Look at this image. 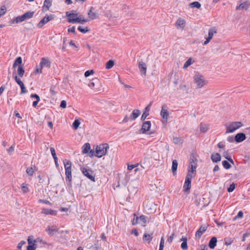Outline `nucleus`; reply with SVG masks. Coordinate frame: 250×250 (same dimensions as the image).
Returning a JSON list of instances; mask_svg holds the SVG:
<instances>
[{
  "label": "nucleus",
  "mask_w": 250,
  "mask_h": 250,
  "mask_svg": "<svg viewBox=\"0 0 250 250\" xmlns=\"http://www.w3.org/2000/svg\"><path fill=\"white\" fill-rule=\"evenodd\" d=\"M197 159L193 155L190 157L189 164L188 166V169L187 175L195 177L197 168Z\"/></svg>",
  "instance_id": "f257e3e1"
},
{
  "label": "nucleus",
  "mask_w": 250,
  "mask_h": 250,
  "mask_svg": "<svg viewBox=\"0 0 250 250\" xmlns=\"http://www.w3.org/2000/svg\"><path fill=\"white\" fill-rule=\"evenodd\" d=\"M242 125L243 124L241 122H229L225 125L226 128V133H232Z\"/></svg>",
  "instance_id": "f03ea898"
},
{
  "label": "nucleus",
  "mask_w": 250,
  "mask_h": 250,
  "mask_svg": "<svg viewBox=\"0 0 250 250\" xmlns=\"http://www.w3.org/2000/svg\"><path fill=\"white\" fill-rule=\"evenodd\" d=\"M193 80L195 83L196 84L197 88H201L204 85H206L208 83L206 81L200 73L196 72L193 76Z\"/></svg>",
  "instance_id": "7ed1b4c3"
},
{
  "label": "nucleus",
  "mask_w": 250,
  "mask_h": 250,
  "mask_svg": "<svg viewBox=\"0 0 250 250\" xmlns=\"http://www.w3.org/2000/svg\"><path fill=\"white\" fill-rule=\"evenodd\" d=\"M107 148H109L107 144H102L98 146L96 148L95 156L101 158L105 155Z\"/></svg>",
  "instance_id": "20e7f679"
},
{
  "label": "nucleus",
  "mask_w": 250,
  "mask_h": 250,
  "mask_svg": "<svg viewBox=\"0 0 250 250\" xmlns=\"http://www.w3.org/2000/svg\"><path fill=\"white\" fill-rule=\"evenodd\" d=\"M64 163V168L65 170V175L66 177V179H68V181L70 183V185L71 184V182L72 181V175H71V166L72 163L69 160H65Z\"/></svg>",
  "instance_id": "39448f33"
},
{
  "label": "nucleus",
  "mask_w": 250,
  "mask_h": 250,
  "mask_svg": "<svg viewBox=\"0 0 250 250\" xmlns=\"http://www.w3.org/2000/svg\"><path fill=\"white\" fill-rule=\"evenodd\" d=\"M81 170L83 174L93 182L95 181V176L94 172L90 169L85 167H81Z\"/></svg>",
  "instance_id": "423d86ee"
},
{
  "label": "nucleus",
  "mask_w": 250,
  "mask_h": 250,
  "mask_svg": "<svg viewBox=\"0 0 250 250\" xmlns=\"http://www.w3.org/2000/svg\"><path fill=\"white\" fill-rule=\"evenodd\" d=\"M193 178H194V177H192V176L187 175L186 177L185 182L184 184L183 188H184V191L185 192H188L189 191V189L191 188V180Z\"/></svg>",
  "instance_id": "0eeeda50"
},
{
  "label": "nucleus",
  "mask_w": 250,
  "mask_h": 250,
  "mask_svg": "<svg viewBox=\"0 0 250 250\" xmlns=\"http://www.w3.org/2000/svg\"><path fill=\"white\" fill-rule=\"evenodd\" d=\"M217 32V28L215 27H213L209 29L208 37L206 38V40L204 42L203 44H207L210 40L212 39L214 35Z\"/></svg>",
  "instance_id": "6e6552de"
},
{
  "label": "nucleus",
  "mask_w": 250,
  "mask_h": 250,
  "mask_svg": "<svg viewBox=\"0 0 250 250\" xmlns=\"http://www.w3.org/2000/svg\"><path fill=\"white\" fill-rule=\"evenodd\" d=\"M54 19V16L53 15H50L49 16H47L44 17L37 24V26L38 28H41L43 26L49 21H51Z\"/></svg>",
  "instance_id": "1a4fd4ad"
},
{
  "label": "nucleus",
  "mask_w": 250,
  "mask_h": 250,
  "mask_svg": "<svg viewBox=\"0 0 250 250\" xmlns=\"http://www.w3.org/2000/svg\"><path fill=\"white\" fill-rule=\"evenodd\" d=\"M151 123L149 121H145L143 123L142 128L140 130V131L143 134H146L147 132L149 131L150 127H151Z\"/></svg>",
  "instance_id": "9d476101"
},
{
  "label": "nucleus",
  "mask_w": 250,
  "mask_h": 250,
  "mask_svg": "<svg viewBox=\"0 0 250 250\" xmlns=\"http://www.w3.org/2000/svg\"><path fill=\"white\" fill-rule=\"evenodd\" d=\"M66 16L68 18V22L72 23L71 20L73 19H77L78 16V14L76 11L72 10L71 12L67 11L65 13Z\"/></svg>",
  "instance_id": "9b49d317"
},
{
  "label": "nucleus",
  "mask_w": 250,
  "mask_h": 250,
  "mask_svg": "<svg viewBox=\"0 0 250 250\" xmlns=\"http://www.w3.org/2000/svg\"><path fill=\"white\" fill-rule=\"evenodd\" d=\"M147 223L146 217L144 215H142L140 217L136 216L135 223H133V225L138 224H142L143 226H145Z\"/></svg>",
  "instance_id": "f8f14e48"
},
{
  "label": "nucleus",
  "mask_w": 250,
  "mask_h": 250,
  "mask_svg": "<svg viewBox=\"0 0 250 250\" xmlns=\"http://www.w3.org/2000/svg\"><path fill=\"white\" fill-rule=\"evenodd\" d=\"M46 231L47 232L48 234L50 236L54 235L56 233L58 232V229L57 228L56 226H48L46 229Z\"/></svg>",
  "instance_id": "ddd939ff"
},
{
  "label": "nucleus",
  "mask_w": 250,
  "mask_h": 250,
  "mask_svg": "<svg viewBox=\"0 0 250 250\" xmlns=\"http://www.w3.org/2000/svg\"><path fill=\"white\" fill-rule=\"evenodd\" d=\"M138 67L142 75L145 76L146 72V65L143 61L139 62Z\"/></svg>",
  "instance_id": "4468645a"
},
{
  "label": "nucleus",
  "mask_w": 250,
  "mask_h": 250,
  "mask_svg": "<svg viewBox=\"0 0 250 250\" xmlns=\"http://www.w3.org/2000/svg\"><path fill=\"white\" fill-rule=\"evenodd\" d=\"M14 79L15 80V81L16 83L20 85L21 88V94H25L27 92V90L26 89V88L24 86V85L23 83V82L21 80L20 78H18L17 76H15L14 77Z\"/></svg>",
  "instance_id": "2eb2a0df"
},
{
  "label": "nucleus",
  "mask_w": 250,
  "mask_h": 250,
  "mask_svg": "<svg viewBox=\"0 0 250 250\" xmlns=\"http://www.w3.org/2000/svg\"><path fill=\"white\" fill-rule=\"evenodd\" d=\"M208 227V225H204L201 226L196 232V237L198 238H200L203 235V233L206 231Z\"/></svg>",
  "instance_id": "dca6fc26"
},
{
  "label": "nucleus",
  "mask_w": 250,
  "mask_h": 250,
  "mask_svg": "<svg viewBox=\"0 0 250 250\" xmlns=\"http://www.w3.org/2000/svg\"><path fill=\"white\" fill-rule=\"evenodd\" d=\"M160 115L164 119H166V121H167L169 113L167 111V105L164 104L162 106Z\"/></svg>",
  "instance_id": "f3484780"
},
{
  "label": "nucleus",
  "mask_w": 250,
  "mask_h": 250,
  "mask_svg": "<svg viewBox=\"0 0 250 250\" xmlns=\"http://www.w3.org/2000/svg\"><path fill=\"white\" fill-rule=\"evenodd\" d=\"M185 20L181 18H179L175 23V26L177 29L183 30L185 27Z\"/></svg>",
  "instance_id": "a211bd4d"
},
{
  "label": "nucleus",
  "mask_w": 250,
  "mask_h": 250,
  "mask_svg": "<svg viewBox=\"0 0 250 250\" xmlns=\"http://www.w3.org/2000/svg\"><path fill=\"white\" fill-rule=\"evenodd\" d=\"M151 105V103H150L144 109L143 113L141 116V120L144 121L146 117L149 115L150 108Z\"/></svg>",
  "instance_id": "6ab92c4d"
},
{
  "label": "nucleus",
  "mask_w": 250,
  "mask_h": 250,
  "mask_svg": "<svg viewBox=\"0 0 250 250\" xmlns=\"http://www.w3.org/2000/svg\"><path fill=\"white\" fill-rule=\"evenodd\" d=\"M41 213L45 215L55 216L57 215V211L51 209L42 208Z\"/></svg>",
  "instance_id": "aec40b11"
},
{
  "label": "nucleus",
  "mask_w": 250,
  "mask_h": 250,
  "mask_svg": "<svg viewBox=\"0 0 250 250\" xmlns=\"http://www.w3.org/2000/svg\"><path fill=\"white\" fill-rule=\"evenodd\" d=\"M246 138V135L243 133H239L237 134L235 137V141L237 143H240L245 140Z\"/></svg>",
  "instance_id": "412c9836"
},
{
  "label": "nucleus",
  "mask_w": 250,
  "mask_h": 250,
  "mask_svg": "<svg viewBox=\"0 0 250 250\" xmlns=\"http://www.w3.org/2000/svg\"><path fill=\"white\" fill-rule=\"evenodd\" d=\"M94 11V8L93 7H91L87 13L89 18L92 20L96 19L98 18V16Z\"/></svg>",
  "instance_id": "4be33fe9"
},
{
  "label": "nucleus",
  "mask_w": 250,
  "mask_h": 250,
  "mask_svg": "<svg viewBox=\"0 0 250 250\" xmlns=\"http://www.w3.org/2000/svg\"><path fill=\"white\" fill-rule=\"evenodd\" d=\"M250 6V2L248 1L244 2L240 4L238 6H237L236 10H247Z\"/></svg>",
  "instance_id": "5701e85b"
},
{
  "label": "nucleus",
  "mask_w": 250,
  "mask_h": 250,
  "mask_svg": "<svg viewBox=\"0 0 250 250\" xmlns=\"http://www.w3.org/2000/svg\"><path fill=\"white\" fill-rule=\"evenodd\" d=\"M88 21H89L87 19H85L84 18L82 17L81 16H80L78 17L77 19H73L71 21L72 22V23H83V22H86Z\"/></svg>",
  "instance_id": "b1692460"
},
{
  "label": "nucleus",
  "mask_w": 250,
  "mask_h": 250,
  "mask_svg": "<svg viewBox=\"0 0 250 250\" xmlns=\"http://www.w3.org/2000/svg\"><path fill=\"white\" fill-rule=\"evenodd\" d=\"M141 112L139 109H134L130 116L129 119L131 121H134L139 116Z\"/></svg>",
  "instance_id": "393cba45"
},
{
  "label": "nucleus",
  "mask_w": 250,
  "mask_h": 250,
  "mask_svg": "<svg viewBox=\"0 0 250 250\" xmlns=\"http://www.w3.org/2000/svg\"><path fill=\"white\" fill-rule=\"evenodd\" d=\"M153 238V233L150 234H147L145 233L143 237V240L144 241H147L148 243H149L152 240Z\"/></svg>",
  "instance_id": "a878e982"
},
{
  "label": "nucleus",
  "mask_w": 250,
  "mask_h": 250,
  "mask_svg": "<svg viewBox=\"0 0 250 250\" xmlns=\"http://www.w3.org/2000/svg\"><path fill=\"white\" fill-rule=\"evenodd\" d=\"M217 238L215 237H213L209 241L208 246L211 249H213L216 246Z\"/></svg>",
  "instance_id": "bb28decb"
},
{
  "label": "nucleus",
  "mask_w": 250,
  "mask_h": 250,
  "mask_svg": "<svg viewBox=\"0 0 250 250\" xmlns=\"http://www.w3.org/2000/svg\"><path fill=\"white\" fill-rule=\"evenodd\" d=\"M211 159L213 162L217 163L221 160V156L218 153H214L211 155Z\"/></svg>",
  "instance_id": "cd10ccee"
},
{
  "label": "nucleus",
  "mask_w": 250,
  "mask_h": 250,
  "mask_svg": "<svg viewBox=\"0 0 250 250\" xmlns=\"http://www.w3.org/2000/svg\"><path fill=\"white\" fill-rule=\"evenodd\" d=\"M40 65L41 67H42L43 66H45L47 67H50V62L47 59L44 58L42 59L41 62H40Z\"/></svg>",
  "instance_id": "c85d7f7f"
},
{
  "label": "nucleus",
  "mask_w": 250,
  "mask_h": 250,
  "mask_svg": "<svg viewBox=\"0 0 250 250\" xmlns=\"http://www.w3.org/2000/svg\"><path fill=\"white\" fill-rule=\"evenodd\" d=\"M177 167H178L177 161L176 160H173L172 164V171L173 174L174 175H175L176 174V170L177 169Z\"/></svg>",
  "instance_id": "c756f323"
},
{
  "label": "nucleus",
  "mask_w": 250,
  "mask_h": 250,
  "mask_svg": "<svg viewBox=\"0 0 250 250\" xmlns=\"http://www.w3.org/2000/svg\"><path fill=\"white\" fill-rule=\"evenodd\" d=\"M83 154L87 153L90 149V145L89 143H85L82 147Z\"/></svg>",
  "instance_id": "7c9ffc66"
},
{
  "label": "nucleus",
  "mask_w": 250,
  "mask_h": 250,
  "mask_svg": "<svg viewBox=\"0 0 250 250\" xmlns=\"http://www.w3.org/2000/svg\"><path fill=\"white\" fill-rule=\"evenodd\" d=\"M25 21L23 15L20 16L16 18L13 21H11V23H18Z\"/></svg>",
  "instance_id": "2f4dec72"
},
{
  "label": "nucleus",
  "mask_w": 250,
  "mask_h": 250,
  "mask_svg": "<svg viewBox=\"0 0 250 250\" xmlns=\"http://www.w3.org/2000/svg\"><path fill=\"white\" fill-rule=\"evenodd\" d=\"M22 59L21 57H19L16 59L13 65V68H16L18 65H21Z\"/></svg>",
  "instance_id": "473e14b6"
},
{
  "label": "nucleus",
  "mask_w": 250,
  "mask_h": 250,
  "mask_svg": "<svg viewBox=\"0 0 250 250\" xmlns=\"http://www.w3.org/2000/svg\"><path fill=\"white\" fill-rule=\"evenodd\" d=\"M34 14V12L28 11L23 14L25 20L31 19Z\"/></svg>",
  "instance_id": "72a5a7b5"
},
{
  "label": "nucleus",
  "mask_w": 250,
  "mask_h": 250,
  "mask_svg": "<svg viewBox=\"0 0 250 250\" xmlns=\"http://www.w3.org/2000/svg\"><path fill=\"white\" fill-rule=\"evenodd\" d=\"M17 73L18 75L20 77H22L24 73V70L22 65H19L18 70Z\"/></svg>",
  "instance_id": "f704fd0d"
},
{
  "label": "nucleus",
  "mask_w": 250,
  "mask_h": 250,
  "mask_svg": "<svg viewBox=\"0 0 250 250\" xmlns=\"http://www.w3.org/2000/svg\"><path fill=\"white\" fill-rule=\"evenodd\" d=\"M52 5V0H45L43 4V7L46 8V10H48Z\"/></svg>",
  "instance_id": "c9c22d12"
},
{
  "label": "nucleus",
  "mask_w": 250,
  "mask_h": 250,
  "mask_svg": "<svg viewBox=\"0 0 250 250\" xmlns=\"http://www.w3.org/2000/svg\"><path fill=\"white\" fill-rule=\"evenodd\" d=\"M28 246L27 247V250H35L36 249V245L35 243L31 244L29 240H27Z\"/></svg>",
  "instance_id": "e433bc0d"
},
{
  "label": "nucleus",
  "mask_w": 250,
  "mask_h": 250,
  "mask_svg": "<svg viewBox=\"0 0 250 250\" xmlns=\"http://www.w3.org/2000/svg\"><path fill=\"white\" fill-rule=\"evenodd\" d=\"M201 4L198 1H194L189 4L190 7L192 8H200L201 7Z\"/></svg>",
  "instance_id": "4c0bfd02"
},
{
  "label": "nucleus",
  "mask_w": 250,
  "mask_h": 250,
  "mask_svg": "<svg viewBox=\"0 0 250 250\" xmlns=\"http://www.w3.org/2000/svg\"><path fill=\"white\" fill-rule=\"evenodd\" d=\"M21 189L23 193H26L29 191L28 185L24 183L22 184L21 187Z\"/></svg>",
  "instance_id": "58836bf2"
},
{
  "label": "nucleus",
  "mask_w": 250,
  "mask_h": 250,
  "mask_svg": "<svg viewBox=\"0 0 250 250\" xmlns=\"http://www.w3.org/2000/svg\"><path fill=\"white\" fill-rule=\"evenodd\" d=\"M208 129V125L206 124H201L200 125V131L202 132L205 133L207 131Z\"/></svg>",
  "instance_id": "ea45409f"
},
{
  "label": "nucleus",
  "mask_w": 250,
  "mask_h": 250,
  "mask_svg": "<svg viewBox=\"0 0 250 250\" xmlns=\"http://www.w3.org/2000/svg\"><path fill=\"white\" fill-rule=\"evenodd\" d=\"M114 64V61L112 60H109L106 63L105 67L107 69H110L113 66Z\"/></svg>",
  "instance_id": "a19ab883"
},
{
  "label": "nucleus",
  "mask_w": 250,
  "mask_h": 250,
  "mask_svg": "<svg viewBox=\"0 0 250 250\" xmlns=\"http://www.w3.org/2000/svg\"><path fill=\"white\" fill-rule=\"evenodd\" d=\"M78 29L83 33H85L89 31V29L87 26L84 28H83L82 26H79Z\"/></svg>",
  "instance_id": "79ce46f5"
},
{
  "label": "nucleus",
  "mask_w": 250,
  "mask_h": 250,
  "mask_svg": "<svg viewBox=\"0 0 250 250\" xmlns=\"http://www.w3.org/2000/svg\"><path fill=\"white\" fill-rule=\"evenodd\" d=\"M222 165L225 168L228 169L231 167V165L228 162V161L226 160H224L222 162Z\"/></svg>",
  "instance_id": "37998d69"
},
{
  "label": "nucleus",
  "mask_w": 250,
  "mask_h": 250,
  "mask_svg": "<svg viewBox=\"0 0 250 250\" xmlns=\"http://www.w3.org/2000/svg\"><path fill=\"white\" fill-rule=\"evenodd\" d=\"M80 125V122L78 120H75L72 124V126L74 129H77Z\"/></svg>",
  "instance_id": "c03bdc74"
},
{
  "label": "nucleus",
  "mask_w": 250,
  "mask_h": 250,
  "mask_svg": "<svg viewBox=\"0 0 250 250\" xmlns=\"http://www.w3.org/2000/svg\"><path fill=\"white\" fill-rule=\"evenodd\" d=\"M164 243H165V239L164 236L162 237L161 238L160 247L159 250H163L164 247Z\"/></svg>",
  "instance_id": "a18cd8bd"
},
{
  "label": "nucleus",
  "mask_w": 250,
  "mask_h": 250,
  "mask_svg": "<svg viewBox=\"0 0 250 250\" xmlns=\"http://www.w3.org/2000/svg\"><path fill=\"white\" fill-rule=\"evenodd\" d=\"M173 142L175 144H180L182 143V140L181 138L179 137H174L173 138Z\"/></svg>",
  "instance_id": "49530a36"
},
{
  "label": "nucleus",
  "mask_w": 250,
  "mask_h": 250,
  "mask_svg": "<svg viewBox=\"0 0 250 250\" xmlns=\"http://www.w3.org/2000/svg\"><path fill=\"white\" fill-rule=\"evenodd\" d=\"M191 63H192L191 59L189 58L185 63V64L184 65V67H183L184 68H187L188 66H189L190 65H191Z\"/></svg>",
  "instance_id": "de8ad7c7"
},
{
  "label": "nucleus",
  "mask_w": 250,
  "mask_h": 250,
  "mask_svg": "<svg viewBox=\"0 0 250 250\" xmlns=\"http://www.w3.org/2000/svg\"><path fill=\"white\" fill-rule=\"evenodd\" d=\"M6 7L5 5H3L0 7V16L4 15L6 13Z\"/></svg>",
  "instance_id": "09e8293b"
},
{
  "label": "nucleus",
  "mask_w": 250,
  "mask_h": 250,
  "mask_svg": "<svg viewBox=\"0 0 250 250\" xmlns=\"http://www.w3.org/2000/svg\"><path fill=\"white\" fill-rule=\"evenodd\" d=\"M26 171L27 173L30 176L33 175L34 173V171L32 167L27 168Z\"/></svg>",
  "instance_id": "8fccbe9b"
},
{
  "label": "nucleus",
  "mask_w": 250,
  "mask_h": 250,
  "mask_svg": "<svg viewBox=\"0 0 250 250\" xmlns=\"http://www.w3.org/2000/svg\"><path fill=\"white\" fill-rule=\"evenodd\" d=\"M233 241V239H231L230 238H225V244L227 246H229V245H230V244H231L232 243Z\"/></svg>",
  "instance_id": "3c124183"
},
{
  "label": "nucleus",
  "mask_w": 250,
  "mask_h": 250,
  "mask_svg": "<svg viewBox=\"0 0 250 250\" xmlns=\"http://www.w3.org/2000/svg\"><path fill=\"white\" fill-rule=\"evenodd\" d=\"M181 247L183 250H187L188 249L187 242H186L185 241L182 243Z\"/></svg>",
  "instance_id": "603ef678"
},
{
  "label": "nucleus",
  "mask_w": 250,
  "mask_h": 250,
  "mask_svg": "<svg viewBox=\"0 0 250 250\" xmlns=\"http://www.w3.org/2000/svg\"><path fill=\"white\" fill-rule=\"evenodd\" d=\"M94 73L93 70H87L84 73V76L87 77Z\"/></svg>",
  "instance_id": "864d4df0"
},
{
  "label": "nucleus",
  "mask_w": 250,
  "mask_h": 250,
  "mask_svg": "<svg viewBox=\"0 0 250 250\" xmlns=\"http://www.w3.org/2000/svg\"><path fill=\"white\" fill-rule=\"evenodd\" d=\"M235 189V185L234 184H231L229 188H228V191L229 192H232Z\"/></svg>",
  "instance_id": "5fc2aeb1"
},
{
  "label": "nucleus",
  "mask_w": 250,
  "mask_h": 250,
  "mask_svg": "<svg viewBox=\"0 0 250 250\" xmlns=\"http://www.w3.org/2000/svg\"><path fill=\"white\" fill-rule=\"evenodd\" d=\"M26 242L24 241H21L18 245L17 248L20 250H21V249L22 248V246L25 244Z\"/></svg>",
  "instance_id": "6e6d98bb"
},
{
  "label": "nucleus",
  "mask_w": 250,
  "mask_h": 250,
  "mask_svg": "<svg viewBox=\"0 0 250 250\" xmlns=\"http://www.w3.org/2000/svg\"><path fill=\"white\" fill-rule=\"evenodd\" d=\"M51 154L53 158L57 157L55 149L53 147H50V148Z\"/></svg>",
  "instance_id": "4d7b16f0"
},
{
  "label": "nucleus",
  "mask_w": 250,
  "mask_h": 250,
  "mask_svg": "<svg viewBox=\"0 0 250 250\" xmlns=\"http://www.w3.org/2000/svg\"><path fill=\"white\" fill-rule=\"evenodd\" d=\"M66 106V102L64 100H62L61 102L60 107L62 108H65Z\"/></svg>",
  "instance_id": "13d9d810"
},
{
  "label": "nucleus",
  "mask_w": 250,
  "mask_h": 250,
  "mask_svg": "<svg viewBox=\"0 0 250 250\" xmlns=\"http://www.w3.org/2000/svg\"><path fill=\"white\" fill-rule=\"evenodd\" d=\"M243 216V212L242 211H240L238 212L237 215L235 217L234 219H236L237 218H242Z\"/></svg>",
  "instance_id": "bf43d9fd"
},
{
  "label": "nucleus",
  "mask_w": 250,
  "mask_h": 250,
  "mask_svg": "<svg viewBox=\"0 0 250 250\" xmlns=\"http://www.w3.org/2000/svg\"><path fill=\"white\" fill-rule=\"evenodd\" d=\"M174 235V233H172V234L170 236L168 237V238H167V240L168 242L171 243L172 242Z\"/></svg>",
  "instance_id": "052dcab7"
},
{
  "label": "nucleus",
  "mask_w": 250,
  "mask_h": 250,
  "mask_svg": "<svg viewBox=\"0 0 250 250\" xmlns=\"http://www.w3.org/2000/svg\"><path fill=\"white\" fill-rule=\"evenodd\" d=\"M68 32H71V33H72L74 34H76V31H75V26H72V27L69 28L68 29Z\"/></svg>",
  "instance_id": "680f3d73"
},
{
  "label": "nucleus",
  "mask_w": 250,
  "mask_h": 250,
  "mask_svg": "<svg viewBox=\"0 0 250 250\" xmlns=\"http://www.w3.org/2000/svg\"><path fill=\"white\" fill-rule=\"evenodd\" d=\"M138 165V164H137V165H128L127 169L129 170H131L133 169L134 168H135L136 167H137Z\"/></svg>",
  "instance_id": "e2e57ef3"
},
{
  "label": "nucleus",
  "mask_w": 250,
  "mask_h": 250,
  "mask_svg": "<svg viewBox=\"0 0 250 250\" xmlns=\"http://www.w3.org/2000/svg\"><path fill=\"white\" fill-rule=\"evenodd\" d=\"M30 97L31 98H36V100H38V101H40V97L36 94H31Z\"/></svg>",
  "instance_id": "0e129e2a"
},
{
  "label": "nucleus",
  "mask_w": 250,
  "mask_h": 250,
  "mask_svg": "<svg viewBox=\"0 0 250 250\" xmlns=\"http://www.w3.org/2000/svg\"><path fill=\"white\" fill-rule=\"evenodd\" d=\"M227 140L228 142H229L230 143H232L235 141V139L233 136H229L227 138Z\"/></svg>",
  "instance_id": "69168bd1"
},
{
  "label": "nucleus",
  "mask_w": 250,
  "mask_h": 250,
  "mask_svg": "<svg viewBox=\"0 0 250 250\" xmlns=\"http://www.w3.org/2000/svg\"><path fill=\"white\" fill-rule=\"evenodd\" d=\"M131 234H134L136 236H138L139 235V233L136 229H133L132 230Z\"/></svg>",
  "instance_id": "338daca9"
},
{
  "label": "nucleus",
  "mask_w": 250,
  "mask_h": 250,
  "mask_svg": "<svg viewBox=\"0 0 250 250\" xmlns=\"http://www.w3.org/2000/svg\"><path fill=\"white\" fill-rule=\"evenodd\" d=\"M244 237H247L250 235V228L248 229L244 234Z\"/></svg>",
  "instance_id": "774afa93"
}]
</instances>
